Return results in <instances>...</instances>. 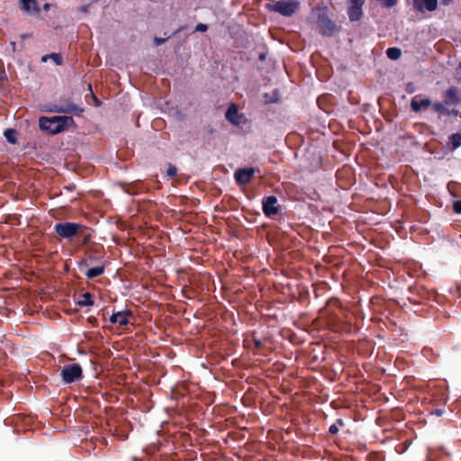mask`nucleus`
I'll return each mask as SVG.
<instances>
[{
  "label": "nucleus",
  "mask_w": 461,
  "mask_h": 461,
  "mask_svg": "<svg viewBox=\"0 0 461 461\" xmlns=\"http://www.w3.org/2000/svg\"><path fill=\"white\" fill-rule=\"evenodd\" d=\"M39 123L41 130L56 134L68 129L73 123V118L69 116L41 117Z\"/></svg>",
  "instance_id": "1"
},
{
  "label": "nucleus",
  "mask_w": 461,
  "mask_h": 461,
  "mask_svg": "<svg viewBox=\"0 0 461 461\" xmlns=\"http://www.w3.org/2000/svg\"><path fill=\"white\" fill-rule=\"evenodd\" d=\"M267 7L284 16H291L298 10L299 3L295 0H272L267 5Z\"/></svg>",
  "instance_id": "2"
},
{
  "label": "nucleus",
  "mask_w": 461,
  "mask_h": 461,
  "mask_svg": "<svg viewBox=\"0 0 461 461\" xmlns=\"http://www.w3.org/2000/svg\"><path fill=\"white\" fill-rule=\"evenodd\" d=\"M56 233L63 239H72L83 230V225L76 222H60L54 227Z\"/></svg>",
  "instance_id": "3"
},
{
  "label": "nucleus",
  "mask_w": 461,
  "mask_h": 461,
  "mask_svg": "<svg viewBox=\"0 0 461 461\" xmlns=\"http://www.w3.org/2000/svg\"><path fill=\"white\" fill-rule=\"evenodd\" d=\"M82 368L79 364L65 366L61 370V377L65 384H71L82 377Z\"/></svg>",
  "instance_id": "4"
},
{
  "label": "nucleus",
  "mask_w": 461,
  "mask_h": 461,
  "mask_svg": "<svg viewBox=\"0 0 461 461\" xmlns=\"http://www.w3.org/2000/svg\"><path fill=\"white\" fill-rule=\"evenodd\" d=\"M349 6L348 9V18L351 22L359 21L363 15V5L365 0H348Z\"/></svg>",
  "instance_id": "5"
},
{
  "label": "nucleus",
  "mask_w": 461,
  "mask_h": 461,
  "mask_svg": "<svg viewBox=\"0 0 461 461\" xmlns=\"http://www.w3.org/2000/svg\"><path fill=\"white\" fill-rule=\"evenodd\" d=\"M319 29L326 36H332L339 31V27L327 17L319 18Z\"/></svg>",
  "instance_id": "6"
},
{
  "label": "nucleus",
  "mask_w": 461,
  "mask_h": 461,
  "mask_svg": "<svg viewBox=\"0 0 461 461\" xmlns=\"http://www.w3.org/2000/svg\"><path fill=\"white\" fill-rule=\"evenodd\" d=\"M256 170L253 167L239 168L235 172V180L239 185H247L250 182Z\"/></svg>",
  "instance_id": "7"
},
{
  "label": "nucleus",
  "mask_w": 461,
  "mask_h": 461,
  "mask_svg": "<svg viewBox=\"0 0 461 461\" xmlns=\"http://www.w3.org/2000/svg\"><path fill=\"white\" fill-rule=\"evenodd\" d=\"M263 211L267 216L276 215L278 213L279 209L276 196H268L263 201Z\"/></svg>",
  "instance_id": "8"
},
{
  "label": "nucleus",
  "mask_w": 461,
  "mask_h": 461,
  "mask_svg": "<svg viewBox=\"0 0 461 461\" xmlns=\"http://www.w3.org/2000/svg\"><path fill=\"white\" fill-rule=\"evenodd\" d=\"M131 315L130 312H119L117 313H113L110 317V321L112 323H117L120 327H123L129 323L128 317Z\"/></svg>",
  "instance_id": "9"
},
{
  "label": "nucleus",
  "mask_w": 461,
  "mask_h": 461,
  "mask_svg": "<svg viewBox=\"0 0 461 461\" xmlns=\"http://www.w3.org/2000/svg\"><path fill=\"white\" fill-rule=\"evenodd\" d=\"M22 4V9L26 12H34L35 14H40V8L38 6L37 0H25L21 3Z\"/></svg>",
  "instance_id": "10"
},
{
  "label": "nucleus",
  "mask_w": 461,
  "mask_h": 461,
  "mask_svg": "<svg viewBox=\"0 0 461 461\" xmlns=\"http://www.w3.org/2000/svg\"><path fill=\"white\" fill-rule=\"evenodd\" d=\"M431 104L429 99L425 98L421 100H417L416 98L411 100V106L414 112H420L422 108H427Z\"/></svg>",
  "instance_id": "11"
},
{
  "label": "nucleus",
  "mask_w": 461,
  "mask_h": 461,
  "mask_svg": "<svg viewBox=\"0 0 461 461\" xmlns=\"http://www.w3.org/2000/svg\"><path fill=\"white\" fill-rule=\"evenodd\" d=\"M446 104H455L458 102L457 90L455 87L448 88L445 93Z\"/></svg>",
  "instance_id": "12"
},
{
  "label": "nucleus",
  "mask_w": 461,
  "mask_h": 461,
  "mask_svg": "<svg viewBox=\"0 0 461 461\" xmlns=\"http://www.w3.org/2000/svg\"><path fill=\"white\" fill-rule=\"evenodd\" d=\"M237 114H238V107L236 104H231L226 112V119L230 122L237 124V123H239V122L237 120Z\"/></svg>",
  "instance_id": "13"
},
{
  "label": "nucleus",
  "mask_w": 461,
  "mask_h": 461,
  "mask_svg": "<svg viewBox=\"0 0 461 461\" xmlns=\"http://www.w3.org/2000/svg\"><path fill=\"white\" fill-rule=\"evenodd\" d=\"M104 271V266H98V267H92V268H89L86 273V276L87 278L89 279H93L96 276H101Z\"/></svg>",
  "instance_id": "14"
},
{
  "label": "nucleus",
  "mask_w": 461,
  "mask_h": 461,
  "mask_svg": "<svg viewBox=\"0 0 461 461\" xmlns=\"http://www.w3.org/2000/svg\"><path fill=\"white\" fill-rule=\"evenodd\" d=\"M81 239L82 244H87L91 240V234L85 225H83V230L78 231V234L76 236Z\"/></svg>",
  "instance_id": "15"
},
{
  "label": "nucleus",
  "mask_w": 461,
  "mask_h": 461,
  "mask_svg": "<svg viewBox=\"0 0 461 461\" xmlns=\"http://www.w3.org/2000/svg\"><path fill=\"white\" fill-rule=\"evenodd\" d=\"M78 303L82 306H91L94 304V301L92 300V296L89 293H85L81 295V299Z\"/></svg>",
  "instance_id": "16"
},
{
  "label": "nucleus",
  "mask_w": 461,
  "mask_h": 461,
  "mask_svg": "<svg viewBox=\"0 0 461 461\" xmlns=\"http://www.w3.org/2000/svg\"><path fill=\"white\" fill-rule=\"evenodd\" d=\"M48 59H51L57 65H61L63 60L61 55L59 53L45 55L42 57L41 60L45 62Z\"/></svg>",
  "instance_id": "17"
},
{
  "label": "nucleus",
  "mask_w": 461,
  "mask_h": 461,
  "mask_svg": "<svg viewBox=\"0 0 461 461\" xmlns=\"http://www.w3.org/2000/svg\"><path fill=\"white\" fill-rule=\"evenodd\" d=\"M423 5L426 10L432 12L437 9L438 1L437 0H423Z\"/></svg>",
  "instance_id": "18"
},
{
  "label": "nucleus",
  "mask_w": 461,
  "mask_h": 461,
  "mask_svg": "<svg viewBox=\"0 0 461 461\" xmlns=\"http://www.w3.org/2000/svg\"><path fill=\"white\" fill-rule=\"evenodd\" d=\"M386 53L391 59H398L401 57V50L397 48H389Z\"/></svg>",
  "instance_id": "19"
},
{
  "label": "nucleus",
  "mask_w": 461,
  "mask_h": 461,
  "mask_svg": "<svg viewBox=\"0 0 461 461\" xmlns=\"http://www.w3.org/2000/svg\"><path fill=\"white\" fill-rule=\"evenodd\" d=\"M5 137L10 143H15L16 142V131L12 129H7L5 131Z\"/></svg>",
  "instance_id": "20"
},
{
  "label": "nucleus",
  "mask_w": 461,
  "mask_h": 461,
  "mask_svg": "<svg viewBox=\"0 0 461 461\" xmlns=\"http://www.w3.org/2000/svg\"><path fill=\"white\" fill-rule=\"evenodd\" d=\"M450 140L452 143L453 149H456L461 146V134L455 133L450 136Z\"/></svg>",
  "instance_id": "21"
},
{
  "label": "nucleus",
  "mask_w": 461,
  "mask_h": 461,
  "mask_svg": "<svg viewBox=\"0 0 461 461\" xmlns=\"http://www.w3.org/2000/svg\"><path fill=\"white\" fill-rule=\"evenodd\" d=\"M385 8H391L397 4L398 0H377Z\"/></svg>",
  "instance_id": "22"
},
{
  "label": "nucleus",
  "mask_w": 461,
  "mask_h": 461,
  "mask_svg": "<svg viewBox=\"0 0 461 461\" xmlns=\"http://www.w3.org/2000/svg\"><path fill=\"white\" fill-rule=\"evenodd\" d=\"M176 172H177V169L176 167L172 165V164H168V167H167V175L169 176V177H173L176 175Z\"/></svg>",
  "instance_id": "23"
},
{
  "label": "nucleus",
  "mask_w": 461,
  "mask_h": 461,
  "mask_svg": "<svg viewBox=\"0 0 461 461\" xmlns=\"http://www.w3.org/2000/svg\"><path fill=\"white\" fill-rule=\"evenodd\" d=\"M77 110V107L75 104H68V105H67V107L58 109L57 111L62 112V113H71V112H75Z\"/></svg>",
  "instance_id": "24"
},
{
  "label": "nucleus",
  "mask_w": 461,
  "mask_h": 461,
  "mask_svg": "<svg viewBox=\"0 0 461 461\" xmlns=\"http://www.w3.org/2000/svg\"><path fill=\"white\" fill-rule=\"evenodd\" d=\"M208 30V26L206 24H203V23H198L195 27V31L196 32H204Z\"/></svg>",
  "instance_id": "25"
},
{
  "label": "nucleus",
  "mask_w": 461,
  "mask_h": 461,
  "mask_svg": "<svg viewBox=\"0 0 461 461\" xmlns=\"http://www.w3.org/2000/svg\"><path fill=\"white\" fill-rule=\"evenodd\" d=\"M453 207L456 213H461V201H456Z\"/></svg>",
  "instance_id": "26"
},
{
  "label": "nucleus",
  "mask_w": 461,
  "mask_h": 461,
  "mask_svg": "<svg viewBox=\"0 0 461 461\" xmlns=\"http://www.w3.org/2000/svg\"><path fill=\"white\" fill-rule=\"evenodd\" d=\"M164 42H165V39H160V38H157V37L154 39V43L157 46H158V45H160V44H162Z\"/></svg>",
  "instance_id": "27"
},
{
  "label": "nucleus",
  "mask_w": 461,
  "mask_h": 461,
  "mask_svg": "<svg viewBox=\"0 0 461 461\" xmlns=\"http://www.w3.org/2000/svg\"><path fill=\"white\" fill-rule=\"evenodd\" d=\"M331 434H336L338 432V427L336 425H331L329 429Z\"/></svg>",
  "instance_id": "28"
},
{
  "label": "nucleus",
  "mask_w": 461,
  "mask_h": 461,
  "mask_svg": "<svg viewBox=\"0 0 461 461\" xmlns=\"http://www.w3.org/2000/svg\"><path fill=\"white\" fill-rule=\"evenodd\" d=\"M434 106H435V109H436L437 111H440V110H441V108H442V104H435V105H434Z\"/></svg>",
  "instance_id": "29"
},
{
  "label": "nucleus",
  "mask_w": 461,
  "mask_h": 461,
  "mask_svg": "<svg viewBox=\"0 0 461 461\" xmlns=\"http://www.w3.org/2000/svg\"><path fill=\"white\" fill-rule=\"evenodd\" d=\"M440 1H441L442 5H447L451 3L452 0H440Z\"/></svg>",
  "instance_id": "30"
},
{
  "label": "nucleus",
  "mask_w": 461,
  "mask_h": 461,
  "mask_svg": "<svg viewBox=\"0 0 461 461\" xmlns=\"http://www.w3.org/2000/svg\"><path fill=\"white\" fill-rule=\"evenodd\" d=\"M415 5L417 6V9L420 12H423V8H422V5H419L416 1H415Z\"/></svg>",
  "instance_id": "31"
},
{
  "label": "nucleus",
  "mask_w": 461,
  "mask_h": 461,
  "mask_svg": "<svg viewBox=\"0 0 461 461\" xmlns=\"http://www.w3.org/2000/svg\"><path fill=\"white\" fill-rule=\"evenodd\" d=\"M50 4H45V5H44V6H43V9H44L45 11H48V10L50 9Z\"/></svg>",
  "instance_id": "32"
},
{
  "label": "nucleus",
  "mask_w": 461,
  "mask_h": 461,
  "mask_svg": "<svg viewBox=\"0 0 461 461\" xmlns=\"http://www.w3.org/2000/svg\"><path fill=\"white\" fill-rule=\"evenodd\" d=\"M13 50H15V42H12Z\"/></svg>",
  "instance_id": "33"
},
{
  "label": "nucleus",
  "mask_w": 461,
  "mask_h": 461,
  "mask_svg": "<svg viewBox=\"0 0 461 461\" xmlns=\"http://www.w3.org/2000/svg\"><path fill=\"white\" fill-rule=\"evenodd\" d=\"M21 38H22V39H25V38H27V35H26V34H23V35H22V36H21Z\"/></svg>",
  "instance_id": "34"
},
{
  "label": "nucleus",
  "mask_w": 461,
  "mask_h": 461,
  "mask_svg": "<svg viewBox=\"0 0 461 461\" xmlns=\"http://www.w3.org/2000/svg\"><path fill=\"white\" fill-rule=\"evenodd\" d=\"M437 414H438V415H441V411L438 410V411H437Z\"/></svg>",
  "instance_id": "35"
},
{
  "label": "nucleus",
  "mask_w": 461,
  "mask_h": 461,
  "mask_svg": "<svg viewBox=\"0 0 461 461\" xmlns=\"http://www.w3.org/2000/svg\"><path fill=\"white\" fill-rule=\"evenodd\" d=\"M458 71H459V73H461V65L458 68Z\"/></svg>",
  "instance_id": "36"
},
{
  "label": "nucleus",
  "mask_w": 461,
  "mask_h": 461,
  "mask_svg": "<svg viewBox=\"0 0 461 461\" xmlns=\"http://www.w3.org/2000/svg\"><path fill=\"white\" fill-rule=\"evenodd\" d=\"M312 286H314V285ZM313 288H314L313 292L316 293L317 288H315V287H313Z\"/></svg>",
  "instance_id": "37"
}]
</instances>
